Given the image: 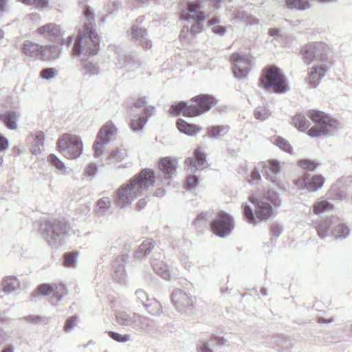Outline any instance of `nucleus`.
Here are the masks:
<instances>
[{
	"mask_svg": "<svg viewBox=\"0 0 352 352\" xmlns=\"http://www.w3.org/2000/svg\"><path fill=\"white\" fill-rule=\"evenodd\" d=\"M52 294L51 302L57 305L63 297L67 294L66 287L63 284L43 283L39 285L35 290L31 293L32 298L36 300L39 296H47Z\"/></svg>",
	"mask_w": 352,
	"mask_h": 352,
	"instance_id": "8",
	"label": "nucleus"
},
{
	"mask_svg": "<svg viewBox=\"0 0 352 352\" xmlns=\"http://www.w3.org/2000/svg\"><path fill=\"white\" fill-rule=\"evenodd\" d=\"M177 127L181 133L191 136L196 135L200 131L197 126L188 123L182 118L177 120Z\"/></svg>",
	"mask_w": 352,
	"mask_h": 352,
	"instance_id": "31",
	"label": "nucleus"
},
{
	"mask_svg": "<svg viewBox=\"0 0 352 352\" xmlns=\"http://www.w3.org/2000/svg\"><path fill=\"white\" fill-rule=\"evenodd\" d=\"M234 76L241 80L247 77L250 72L249 65L251 59L248 54L245 53H234L231 56Z\"/></svg>",
	"mask_w": 352,
	"mask_h": 352,
	"instance_id": "12",
	"label": "nucleus"
},
{
	"mask_svg": "<svg viewBox=\"0 0 352 352\" xmlns=\"http://www.w3.org/2000/svg\"><path fill=\"white\" fill-rule=\"evenodd\" d=\"M283 231V226L278 223H273L271 226V232L272 233V237H278Z\"/></svg>",
	"mask_w": 352,
	"mask_h": 352,
	"instance_id": "61",
	"label": "nucleus"
},
{
	"mask_svg": "<svg viewBox=\"0 0 352 352\" xmlns=\"http://www.w3.org/2000/svg\"><path fill=\"white\" fill-rule=\"evenodd\" d=\"M250 201L254 207V212L250 205H243V214L246 221L251 224L257 223L256 218L261 220H267L272 214V205L278 207L281 204V199L278 194L274 190H268L263 197H255L251 196Z\"/></svg>",
	"mask_w": 352,
	"mask_h": 352,
	"instance_id": "2",
	"label": "nucleus"
},
{
	"mask_svg": "<svg viewBox=\"0 0 352 352\" xmlns=\"http://www.w3.org/2000/svg\"><path fill=\"white\" fill-rule=\"evenodd\" d=\"M270 115V113L268 109H266L265 108H261V109H257L255 110L254 112V116L257 120H265L267 119L269 116Z\"/></svg>",
	"mask_w": 352,
	"mask_h": 352,
	"instance_id": "59",
	"label": "nucleus"
},
{
	"mask_svg": "<svg viewBox=\"0 0 352 352\" xmlns=\"http://www.w3.org/2000/svg\"><path fill=\"white\" fill-rule=\"evenodd\" d=\"M292 120L294 125L300 131H305L311 125L310 121L302 113L295 115Z\"/></svg>",
	"mask_w": 352,
	"mask_h": 352,
	"instance_id": "41",
	"label": "nucleus"
},
{
	"mask_svg": "<svg viewBox=\"0 0 352 352\" xmlns=\"http://www.w3.org/2000/svg\"><path fill=\"white\" fill-rule=\"evenodd\" d=\"M126 156L127 152L126 149L122 148H117L111 152L109 160V161L114 160L116 162H120L125 159Z\"/></svg>",
	"mask_w": 352,
	"mask_h": 352,
	"instance_id": "49",
	"label": "nucleus"
},
{
	"mask_svg": "<svg viewBox=\"0 0 352 352\" xmlns=\"http://www.w3.org/2000/svg\"><path fill=\"white\" fill-rule=\"evenodd\" d=\"M144 307L147 312L151 316H158L162 313L161 304L155 298H151V301L147 305H144Z\"/></svg>",
	"mask_w": 352,
	"mask_h": 352,
	"instance_id": "45",
	"label": "nucleus"
},
{
	"mask_svg": "<svg viewBox=\"0 0 352 352\" xmlns=\"http://www.w3.org/2000/svg\"><path fill=\"white\" fill-rule=\"evenodd\" d=\"M79 256L78 252H68L63 256V266L67 268L74 269L78 265V258Z\"/></svg>",
	"mask_w": 352,
	"mask_h": 352,
	"instance_id": "37",
	"label": "nucleus"
},
{
	"mask_svg": "<svg viewBox=\"0 0 352 352\" xmlns=\"http://www.w3.org/2000/svg\"><path fill=\"white\" fill-rule=\"evenodd\" d=\"M58 74L57 70L53 67L43 69L40 72V76L45 80H50L54 78Z\"/></svg>",
	"mask_w": 352,
	"mask_h": 352,
	"instance_id": "56",
	"label": "nucleus"
},
{
	"mask_svg": "<svg viewBox=\"0 0 352 352\" xmlns=\"http://www.w3.org/2000/svg\"><path fill=\"white\" fill-rule=\"evenodd\" d=\"M95 19L94 10L89 6V56L96 54L100 49L101 37L98 34L95 25L93 23Z\"/></svg>",
	"mask_w": 352,
	"mask_h": 352,
	"instance_id": "15",
	"label": "nucleus"
},
{
	"mask_svg": "<svg viewBox=\"0 0 352 352\" xmlns=\"http://www.w3.org/2000/svg\"><path fill=\"white\" fill-rule=\"evenodd\" d=\"M79 318L77 316H73L68 318L66 320L64 327L65 331L67 333L70 332L74 329V327H76Z\"/></svg>",
	"mask_w": 352,
	"mask_h": 352,
	"instance_id": "55",
	"label": "nucleus"
},
{
	"mask_svg": "<svg viewBox=\"0 0 352 352\" xmlns=\"http://www.w3.org/2000/svg\"><path fill=\"white\" fill-rule=\"evenodd\" d=\"M135 295L136 296V302L141 303L144 307V305H147L151 300L148 294L142 289H137Z\"/></svg>",
	"mask_w": 352,
	"mask_h": 352,
	"instance_id": "51",
	"label": "nucleus"
},
{
	"mask_svg": "<svg viewBox=\"0 0 352 352\" xmlns=\"http://www.w3.org/2000/svg\"><path fill=\"white\" fill-rule=\"evenodd\" d=\"M140 62L138 58V55L136 52L130 53L125 56V60L123 63L124 65H131V66H139Z\"/></svg>",
	"mask_w": 352,
	"mask_h": 352,
	"instance_id": "52",
	"label": "nucleus"
},
{
	"mask_svg": "<svg viewBox=\"0 0 352 352\" xmlns=\"http://www.w3.org/2000/svg\"><path fill=\"white\" fill-rule=\"evenodd\" d=\"M199 184V178L197 175H190L186 177L185 188L187 190H191Z\"/></svg>",
	"mask_w": 352,
	"mask_h": 352,
	"instance_id": "58",
	"label": "nucleus"
},
{
	"mask_svg": "<svg viewBox=\"0 0 352 352\" xmlns=\"http://www.w3.org/2000/svg\"><path fill=\"white\" fill-rule=\"evenodd\" d=\"M154 247L155 242L153 240L150 239L145 240L135 252V258L137 259L146 258L151 252Z\"/></svg>",
	"mask_w": 352,
	"mask_h": 352,
	"instance_id": "32",
	"label": "nucleus"
},
{
	"mask_svg": "<svg viewBox=\"0 0 352 352\" xmlns=\"http://www.w3.org/2000/svg\"><path fill=\"white\" fill-rule=\"evenodd\" d=\"M206 162V154L200 149H196L194 152V157H188L185 160L188 170L195 172Z\"/></svg>",
	"mask_w": 352,
	"mask_h": 352,
	"instance_id": "25",
	"label": "nucleus"
},
{
	"mask_svg": "<svg viewBox=\"0 0 352 352\" xmlns=\"http://www.w3.org/2000/svg\"><path fill=\"white\" fill-rule=\"evenodd\" d=\"M171 300L175 309L180 313L191 314L195 307L196 298L181 289H175L171 293Z\"/></svg>",
	"mask_w": 352,
	"mask_h": 352,
	"instance_id": "10",
	"label": "nucleus"
},
{
	"mask_svg": "<svg viewBox=\"0 0 352 352\" xmlns=\"http://www.w3.org/2000/svg\"><path fill=\"white\" fill-rule=\"evenodd\" d=\"M230 127L227 125H215L207 128V134L206 135L211 139H218L224 135L229 131Z\"/></svg>",
	"mask_w": 352,
	"mask_h": 352,
	"instance_id": "36",
	"label": "nucleus"
},
{
	"mask_svg": "<svg viewBox=\"0 0 352 352\" xmlns=\"http://www.w3.org/2000/svg\"><path fill=\"white\" fill-rule=\"evenodd\" d=\"M234 228V218L224 211L218 212L215 218L210 223L212 232L221 238L228 236Z\"/></svg>",
	"mask_w": 352,
	"mask_h": 352,
	"instance_id": "9",
	"label": "nucleus"
},
{
	"mask_svg": "<svg viewBox=\"0 0 352 352\" xmlns=\"http://www.w3.org/2000/svg\"><path fill=\"white\" fill-rule=\"evenodd\" d=\"M207 212H201L197 215V218L193 221V224L196 227L205 226L206 225Z\"/></svg>",
	"mask_w": 352,
	"mask_h": 352,
	"instance_id": "60",
	"label": "nucleus"
},
{
	"mask_svg": "<svg viewBox=\"0 0 352 352\" xmlns=\"http://www.w3.org/2000/svg\"><path fill=\"white\" fill-rule=\"evenodd\" d=\"M307 116L315 123L307 131V134L311 138L326 135L333 126L334 120L323 111L310 110Z\"/></svg>",
	"mask_w": 352,
	"mask_h": 352,
	"instance_id": "5",
	"label": "nucleus"
},
{
	"mask_svg": "<svg viewBox=\"0 0 352 352\" xmlns=\"http://www.w3.org/2000/svg\"><path fill=\"white\" fill-rule=\"evenodd\" d=\"M158 166L165 179L168 180L176 171L177 162L170 157H165L160 160Z\"/></svg>",
	"mask_w": 352,
	"mask_h": 352,
	"instance_id": "26",
	"label": "nucleus"
},
{
	"mask_svg": "<svg viewBox=\"0 0 352 352\" xmlns=\"http://www.w3.org/2000/svg\"><path fill=\"white\" fill-rule=\"evenodd\" d=\"M333 204L330 202L323 200L316 202L313 206V211L316 214H320L327 210L333 208Z\"/></svg>",
	"mask_w": 352,
	"mask_h": 352,
	"instance_id": "48",
	"label": "nucleus"
},
{
	"mask_svg": "<svg viewBox=\"0 0 352 352\" xmlns=\"http://www.w3.org/2000/svg\"><path fill=\"white\" fill-rule=\"evenodd\" d=\"M190 102V109L192 117L209 111L215 104L214 98L207 94H201L193 97Z\"/></svg>",
	"mask_w": 352,
	"mask_h": 352,
	"instance_id": "13",
	"label": "nucleus"
},
{
	"mask_svg": "<svg viewBox=\"0 0 352 352\" xmlns=\"http://www.w3.org/2000/svg\"><path fill=\"white\" fill-rule=\"evenodd\" d=\"M19 115L14 111H6L0 115V120L9 129L14 130L16 129V121Z\"/></svg>",
	"mask_w": 352,
	"mask_h": 352,
	"instance_id": "33",
	"label": "nucleus"
},
{
	"mask_svg": "<svg viewBox=\"0 0 352 352\" xmlns=\"http://www.w3.org/2000/svg\"><path fill=\"white\" fill-rule=\"evenodd\" d=\"M137 313L126 311H117L115 313V318L120 326L133 329Z\"/></svg>",
	"mask_w": 352,
	"mask_h": 352,
	"instance_id": "24",
	"label": "nucleus"
},
{
	"mask_svg": "<svg viewBox=\"0 0 352 352\" xmlns=\"http://www.w3.org/2000/svg\"><path fill=\"white\" fill-rule=\"evenodd\" d=\"M259 165L262 168V173L265 178L274 183L277 182L276 176L280 172V163L276 160H270L265 162H261Z\"/></svg>",
	"mask_w": 352,
	"mask_h": 352,
	"instance_id": "20",
	"label": "nucleus"
},
{
	"mask_svg": "<svg viewBox=\"0 0 352 352\" xmlns=\"http://www.w3.org/2000/svg\"><path fill=\"white\" fill-rule=\"evenodd\" d=\"M43 237L51 246L63 245L71 230L70 223L65 219H52L41 225Z\"/></svg>",
	"mask_w": 352,
	"mask_h": 352,
	"instance_id": "3",
	"label": "nucleus"
},
{
	"mask_svg": "<svg viewBox=\"0 0 352 352\" xmlns=\"http://www.w3.org/2000/svg\"><path fill=\"white\" fill-rule=\"evenodd\" d=\"M36 32L46 38L55 39L63 34L64 31L60 25L50 23L38 28Z\"/></svg>",
	"mask_w": 352,
	"mask_h": 352,
	"instance_id": "23",
	"label": "nucleus"
},
{
	"mask_svg": "<svg viewBox=\"0 0 352 352\" xmlns=\"http://www.w3.org/2000/svg\"><path fill=\"white\" fill-rule=\"evenodd\" d=\"M60 50L56 45L43 46L42 59L45 60H54L59 57Z\"/></svg>",
	"mask_w": 352,
	"mask_h": 352,
	"instance_id": "40",
	"label": "nucleus"
},
{
	"mask_svg": "<svg viewBox=\"0 0 352 352\" xmlns=\"http://www.w3.org/2000/svg\"><path fill=\"white\" fill-rule=\"evenodd\" d=\"M205 19V13H201L199 15V19L193 20L194 23L189 30L190 35L195 37L197 34L201 32L204 30V21Z\"/></svg>",
	"mask_w": 352,
	"mask_h": 352,
	"instance_id": "43",
	"label": "nucleus"
},
{
	"mask_svg": "<svg viewBox=\"0 0 352 352\" xmlns=\"http://www.w3.org/2000/svg\"><path fill=\"white\" fill-rule=\"evenodd\" d=\"M147 122L148 119L144 116H134L130 121V128L135 133L139 132L143 129Z\"/></svg>",
	"mask_w": 352,
	"mask_h": 352,
	"instance_id": "44",
	"label": "nucleus"
},
{
	"mask_svg": "<svg viewBox=\"0 0 352 352\" xmlns=\"http://www.w3.org/2000/svg\"><path fill=\"white\" fill-rule=\"evenodd\" d=\"M109 337L115 341L118 342H126L130 340L129 334L122 335L119 333L114 331H109Z\"/></svg>",
	"mask_w": 352,
	"mask_h": 352,
	"instance_id": "57",
	"label": "nucleus"
},
{
	"mask_svg": "<svg viewBox=\"0 0 352 352\" xmlns=\"http://www.w3.org/2000/svg\"><path fill=\"white\" fill-rule=\"evenodd\" d=\"M128 260L129 256L127 254H122L118 256L113 264L114 271L113 278L120 285H124L126 283V274L124 264L128 262Z\"/></svg>",
	"mask_w": 352,
	"mask_h": 352,
	"instance_id": "18",
	"label": "nucleus"
},
{
	"mask_svg": "<svg viewBox=\"0 0 352 352\" xmlns=\"http://www.w3.org/2000/svg\"><path fill=\"white\" fill-rule=\"evenodd\" d=\"M157 328L158 324L156 320L137 313L133 330L138 332L153 333L157 329Z\"/></svg>",
	"mask_w": 352,
	"mask_h": 352,
	"instance_id": "16",
	"label": "nucleus"
},
{
	"mask_svg": "<svg viewBox=\"0 0 352 352\" xmlns=\"http://www.w3.org/2000/svg\"><path fill=\"white\" fill-rule=\"evenodd\" d=\"M333 222L331 218L320 221L316 226L318 235L321 239H324L329 235V230Z\"/></svg>",
	"mask_w": 352,
	"mask_h": 352,
	"instance_id": "38",
	"label": "nucleus"
},
{
	"mask_svg": "<svg viewBox=\"0 0 352 352\" xmlns=\"http://www.w3.org/2000/svg\"><path fill=\"white\" fill-rule=\"evenodd\" d=\"M324 177L322 175H311L309 173L297 180L296 184L303 186L309 192H315L320 189L324 184Z\"/></svg>",
	"mask_w": 352,
	"mask_h": 352,
	"instance_id": "14",
	"label": "nucleus"
},
{
	"mask_svg": "<svg viewBox=\"0 0 352 352\" xmlns=\"http://www.w3.org/2000/svg\"><path fill=\"white\" fill-rule=\"evenodd\" d=\"M350 230L348 226L344 223L338 225L334 230L333 235L336 239H343L349 234Z\"/></svg>",
	"mask_w": 352,
	"mask_h": 352,
	"instance_id": "47",
	"label": "nucleus"
},
{
	"mask_svg": "<svg viewBox=\"0 0 352 352\" xmlns=\"http://www.w3.org/2000/svg\"><path fill=\"white\" fill-rule=\"evenodd\" d=\"M155 175L153 170L144 168L132 177L127 184L116 190L114 201L120 209L129 206L131 203L142 195L148 188L153 186Z\"/></svg>",
	"mask_w": 352,
	"mask_h": 352,
	"instance_id": "1",
	"label": "nucleus"
},
{
	"mask_svg": "<svg viewBox=\"0 0 352 352\" xmlns=\"http://www.w3.org/2000/svg\"><path fill=\"white\" fill-rule=\"evenodd\" d=\"M201 13H205L203 10L201 0H195L187 3L186 7L180 14L181 19L189 21L190 20L199 19Z\"/></svg>",
	"mask_w": 352,
	"mask_h": 352,
	"instance_id": "17",
	"label": "nucleus"
},
{
	"mask_svg": "<svg viewBox=\"0 0 352 352\" xmlns=\"http://www.w3.org/2000/svg\"><path fill=\"white\" fill-rule=\"evenodd\" d=\"M298 165L305 170L312 171L318 166V164L314 160H301L298 161Z\"/></svg>",
	"mask_w": 352,
	"mask_h": 352,
	"instance_id": "54",
	"label": "nucleus"
},
{
	"mask_svg": "<svg viewBox=\"0 0 352 352\" xmlns=\"http://www.w3.org/2000/svg\"><path fill=\"white\" fill-rule=\"evenodd\" d=\"M47 162L61 174H68L67 168L65 164L54 154H50L47 158Z\"/></svg>",
	"mask_w": 352,
	"mask_h": 352,
	"instance_id": "42",
	"label": "nucleus"
},
{
	"mask_svg": "<svg viewBox=\"0 0 352 352\" xmlns=\"http://www.w3.org/2000/svg\"><path fill=\"white\" fill-rule=\"evenodd\" d=\"M190 107V104L188 105L186 102L180 101L172 104L168 109V113L175 116L180 115L181 113H183L184 116H185L192 117Z\"/></svg>",
	"mask_w": 352,
	"mask_h": 352,
	"instance_id": "29",
	"label": "nucleus"
},
{
	"mask_svg": "<svg viewBox=\"0 0 352 352\" xmlns=\"http://www.w3.org/2000/svg\"><path fill=\"white\" fill-rule=\"evenodd\" d=\"M58 150L65 157L74 160L82 153L83 144L81 139L76 135L63 134L58 140Z\"/></svg>",
	"mask_w": 352,
	"mask_h": 352,
	"instance_id": "7",
	"label": "nucleus"
},
{
	"mask_svg": "<svg viewBox=\"0 0 352 352\" xmlns=\"http://www.w3.org/2000/svg\"><path fill=\"white\" fill-rule=\"evenodd\" d=\"M88 38V23H85L83 30H79L72 48V55L74 58H79L82 55H87L88 50L84 48L82 42Z\"/></svg>",
	"mask_w": 352,
	"mask_h": 352,
	"instance_id": "19",
	"label": "nucleus"
},
{
	"mask_svg": "<svg viewBox=\"0 0 352 352\" xmlns=\"http://www.w3.org/2000/svg\"><path fill=\"white\" fill-rule=\"evenodd\" d=\"M262 72L260 85L263 88L277 94H284L288 90L286 77L277 66L267 65Z\"/></svg>",
	"mask_w": 352,
	"mask_h": 352,
	"instance_id": "4",
	"label": "nucleus"
},
{
	"mask_svg": "<svg viewBox=\"0 0 352 352\" xmlns=\"http://www.w3.org/2000/svg\"><path fill=\"white\" fill-rule=\"evenodd\" d=\"M274 144L278 146L281 150L288 153H292L293 148L289 142L285 138L278 136L275 139Z\"/></svg>",
	"mask_w": 352,
	"mask_h": 352,
	"instance_id": "50",
	"label": "nucleus"
},
{
	"mask_svg": "<svg viewBox=\"0 0 352 352\" xmlns=\"http://www.w3.org/2000/svg\"><path fill=\"white\" fill-rule=\"evenodd\" d=\"M151 266L156 274L162 276L165 280H170L171 274L169 271L168 267L162 261H153Z\"/></svg>",
	"mask_w": 352,
	"mask_h": 352,
	"instance_id": "34",
	"label": "nucleus"
},
{
	"mask_svg": "<svg viewBox=\"0 0 352 352\" xmlns=\"http://www.w3.org/2000/svg\"><path fill=\"white\" fill-rule=\"evenodd\" d=\"M111 208V201L110 198L103 197L100 198L96 204L95 212L98 217H102L110 214Z\"/></svg>",
	"mask_w": 352,
	"mask_h": 352,
	"instance_id": "30",
	"label": "nucleus"
},
{
	"mask_svg": "<svg viewBox=\"0 0 352 352\" xmlns=\"http://www.w3.org/2000/svg\"><path fill=\"white\" fill-rule=\"evenodd\" d=\"M1 285L5 292L10 294L19 289L20 282L15 276H10L3 278Z\"/></svg>",
	"mask_w": 352,
	"mask_h": 352,
	"instance_id": "35",
	"label": "nucleus"
},
{
	"mask_svg": "<svg viewBox=\"0 0 352 352\" xmlns=\"http://www.w3.org/2000/svg\"><path fill=\"white\" fill-rule=\"evenodd\" d=\"M131 35L132 39L138 42L144 49H151L152 42L148 38V31L146 28L134 24L131 28Z\"/></svg>",
	"mask_w": 352,
	"mask_h": 352,
	"instance_id": "21",
	"label": "nucleus"
},
{
	"mask_svg": "<svg viewBox=\"0 0 352 352\" xmlns=\"http://www.w3.org/2000/svg\"><path fill=\"white\" fill-rule=\"evenodd\" d=\"M148 104L146 97H140L137 101L134 103L133 107L135 108H143Z\"/></svg>",
	"mask_w": 352,
	"mask_h": 352,
	"instance_id": "64",
	"label": "nucleus"
},
{
	"mask_svg": "<svg viewBox=\"0 0 352 352\" xmlns=\"http://www.w3.org/2000/svg\"><path fill=\"white\" fill-rule=\"evenodd\" d=\"M300 54L307 65H310L313 62L317 64H331L327 54V47L322 43H308L302 47Z\"/></svg>",
	"mask_w": 352,
	"mask_h": 352,
	"instance_id": "6",
	"label": "nucleus"
},
{
	"mask_svg": "<svg viewBox=\"0 0 352 352\" xmlns=\"http://www.w3.org/2000/svg\"><path fill=\"white\" fill-rule=\"evenodd\" d=\"M227 340L221 337H212L208 341L201 342L197 344L198 352H213L214 346H222L226 344Z\"/></svg>",
	"mask_w": 352,
	"mask_h": 352,
	"instance_id": "28",
	"label": "nucleus"
},
{
	"mask_svg": "<svg viewBox=\"0 0 352 352\" xmlns=\"http://www.w3.org/2000/svg\"><path fill=\"white\" fill-rule=\"evenodd\" d=\"M261 179V174L259 173V168L258 167H255L252 171L251 172L250 175V182H259Z\"/></svg>",
	"mask_w": 352,
	"mask_h": 352,
	"instance_id": "62",
	"label": "nucleus"
},
{
	"mask_svg": "<svg viewBox=\"0 0 352 352\" xmlns=\"http://www.w3.org/2000/svg\"><path fill=\"white\" fill-rule=\"evenodd\" d=\"M21 319L31 324H38L40 322H45L47 320V318L44 316L30 314L23 317Z\"/></svg>",
	"mask_w": 352,
	"mask_h": 352,
	"instance_id": "53",
	"label": "nucleus"
},
{
	"mask_svg": "<svg viewBox=\"0 0 352 352\" xmlns=\"http://www.w3.org/2000/svg\"><path fill=\"white\" fill-rule=\"evenodd\" d=\"M45 134L42 131H38L35 133L34 138V144L32 146L31 151L32 154L36 155L41 153L44 146Z\"/></svg>",
	"mask_w": 352,
	"mask_h": 352,
	"instance_id": "39",
	"label": "nucleus"
},
{
	"mask_svg": "<svg viewBox=\"0 0 352 352\" xmlns=\"http://www.w3.org/2000/svg\"><path fill=\"white\" fill-rule=\"evenodd\" d=\"M155 112V107L152 105H148V104L144 107V117L147 118V119L153 115Z\"/></svg>",
	"mask_w": 352,
	"mask_h": 352,
	"instance_id": "63",
	"label": "nucleus"
},
{
	"mask_svg": "<svg viewBox=\"0 0 352 352\" xmlns=\"http://www.w3.org/2000/svg\"><path fill=\"white\" fill-rule=\"evenodd\" d=\"M23 52L25 56L30 58L42 59L43 46L30 41H25L23 45Z\"/></svg>",
	"mask_w": 352,
	"mask_h": 352,
	"instance_id": "27",
	"label": "nucleus"
},
{
	"mask_svg": "<svg viewBox=\"0 0 352 352\" xmlns=\"http://www.w3.org/2000/svg\"><path fill=\"white\" fill-rule=\"evenodd\" d=\"M286 6L289 9L305 10L310 7L309 0H285Z\"/></svg>",
	"mask_w": 352,
	"mask_h": 352,
	"instance_id": "46",
	"label": "nucleus"
},
{
	"mask_svg": "<svg viewBox=\"0 0 352 352\" xmlns=\"http://www.w3.org/2000/svg\"><path fill=\"white\" fill-rule=\"evenodd\" d=\"M116 132V127L112 123L107 122L100 130L97 139L93 145L94 157H99L104 151V145L109 143L111 137Z\"/></svg>",
	"mask_w": 352,
	"mask_h": 352,
	"instance_id": "11",
	"label": "nucleus"
},
{
	"mask_svg": "<svg viewBox=\"0 0 352 352\" xmlns=\"http://www.w3.org/2000/svg\"><path fill=\"white\" fill-rule=\"evenodd\" d=\"M329 69V65L316 64L307 78L309 86L311 88L317 87Z\"/></svg>",
	"mask_w": 352,
	"mask_h": 352,
	"instance_id": "22",
	"label": "nucleus"
}]
</instances>
